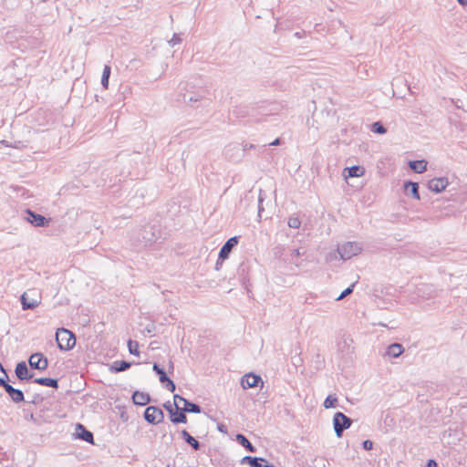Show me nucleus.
Masks as SVG:
<instances>
[{
  "instance_id": "29",
  "label": "nucleus",
  "mask_w": 467,
  "mask_h": 467,
  "mask_svg": "<svg viewBox=\"0 0 467 467\" xmlns=\"http://www.w3.org/2000/svg\"><path fill=\"white\" fill-rule=\"evenodd\" d=\"M337 397L336 394H331V395H328L324 403H323V406L324 408L326 409H329V408H335L337 407Z\"/></svg>"
},
{
  "instance_id": "52",
  "label": "nucleus",
  "mask_w": 467,
  "mask_h": 467,
  "mask_svg": "<svg viewBox=\"0 0 467 467\" xmlns=\"http://www.w3.org/2000/svg\"><path fill=\"white\" fill-rule=\"evenodd\" d=\"M220 261H222V259H219V258H218V260H217V262H216V266H215V268H216L217 270L219 269V266L222 265V262H220Z\"/></svg>"
},
{
  "instance_id": "53",
  "label": "nucleus",
  "mask_w": 467,
  "mask_h": 467,
  "mask_svg": "<svg viewBox=\"0 0 467 467\" xmlns=\"http://www.w3.org/2000/svg\"><path fill=\"white\" fill-rule=\"evenodd\" d=\"M19 144H21V141H17L16 143H15V145H11V147L13 148H16V149H19Z\"/></svg>"
},
{
  "instance_id": "3",
  "label": "nucleus",
  "mask_w": 467,
  "mask_h": 467,
  "mask_svg": "<svg viewBox=\"0 0 467 467\" xmlns=\"http://www.w3.org/2000/svg\"><path fill=\"white\" fill-rule=\"evenodd\" d=\"M352 420L342 412L335 413L333 417V427L337 437L340 438L343 431L350 428Z\"/></svg>"
},
{
  "instance_id": "39",
  "label": "nucleus",
  "mask_w": 467,
  "mask_h": 467,
  "mask_svg": "<svg viewBox=\"0 0 467 467\" xmlns=\"http://www.w3.org/2000/svg\"><path fill=\"white\" fill-rule=\"evenodd\" d=\"M255 458L256 457H253V456H244L242 458L241 463L242 464L247 463L251 466V462H255Z\"/></svg>"
},
{
  "instance_id": "44",
  "label": "nucleus",
  "mask_w": 467,
  "mask_h": 467,
  "mask_svg": "<svg viewBox=\"0 0 467 467\" xmlns=\"http://www.w3.org/2000/svg\"><path fill=\"white\" fill-rule=\"evenodd\" d=\"M218 431L223 432V433H226L227 432V427L224 425V424H218V427H217Z\"/></svg>"
},
{
  "instance_id": "33",
  "label": "nucleus",
  "mask_w": 467,
  "mask_h": 467,
  "mask_svg": "<svg viewBox=\"0 0 467 467\" xmlns=\"http://www.w3.org/2000/svg\"><path fill=\"white\" fill-rule=\"evenodd\" d=\"M250 467H270V463L264 458L256 457L255 462H251Z\"/></svg>"
},
{
  "instance_id": "45",
  "label": "nucleus",
  "mask_w": 467,
  "mask_h": 467,
  "mask_svg": "<svg viewBox=\"0 0 467 467\" xmlns=\"http://www.w3.org/2000/svg\"><path fill=\"white\" fill-rule=\"evenodd\" d=\"M426 467H438V464L434 460L431 459L428 461Z\"/></svg>"
},
{
  "instance_id": "50",
  "label": "nucleus",
  "mask_w": 467,
  "mask_h": 467,
  "mask_svg": "<svg viewBox=\"0 0 467 467\" xmlns=\"http://www.w3.org/2000/svg\"><path fill=\"white\" fill-rule=\"evenodd\" d=\"M174 366L173 363L171 361L169 364V372L171 373L173 371Z\"/></svg>"
},
{
  "instance_id": "14",
  "label": "nucleus",
  "mask_w": 467,
  "mask_h": 467,
  "mask_svg": "<svg viewBox=\"0 0 467 467\" xmlns=\"http://www.w3.org/2000/svg\"><path fill=\"white\" fill-rule=\"evenodd\" d=\"M76 436L78 439L85 441L88 443H94L93 433L88 431L82 424L78 423L76 425Z\"/></svg>"
},
{
  "instance_id": "20",
  "label": "nucleus",
  "mask_w": 467,
  "mask_h": 467,
  "mask_svg": "<svg viewBox=\"0 0 467 467\" xmlns=\"http://www.w3.org/2000/svg\"><path fill=\"white\" fill-rule=\"evenodd\" d=\"M403 351L404 348L401 344L393 343L387 348L385 355L391 358H398L403 353Z\"/></svg>"
},
{
  "instance_id": "7",
  "label": "nucleus",
  "mask_w": 467,
  "mask_h": 467,
  "mask_svg": "<svg viewBox=\"0 0 467 467\" xmlns=\"http://www.w3.org/2000/svg\"><path fill=\"white\" fill-rule=\"evenodd\" d=\"M28 363L33 369L46 370L48 367L47 358L40 352L32 354L29 357Z\"/></svg>"
},
{
  "instance_id": "10",
  "label": "nucleus",
  "mask_w": 467,
  "mask_h": 467,
  "mask_svg": "<svg viewBox=\"0 0 467 467\" xmlns=\"http://www.w3.org/2000/svg\"><path fill=\"white\" fill-rule=\"evenodd\" d=\"M259 383L264 384L262 378L254 373L245 374L241 379V385L244 389L256 387Z\"/></svg>"
},
{
  "instance_id": "28",
  "label": "nucleus",
  "mask_w": 467,
  "mask_h": 467,
  "mask_svg": "<svg viewBox=\"0 0 467 467\" xmlns=\"http://www.w3.org/2000/svg\"><path fill=\"white\" fill-rule=\"evenodd\" d=\"M111 67L109 65H105L101 76V85L104 88H109V79L110 77Z\"/></svg>"
},
{
  "instance_id": "19",
  "label": "nucleus",
  "mask_w": 467,
  "mask_h": 467,
  "mask_svg": "<svg viewBox=\"0 0 467 467\" xmlns=\"http://www.w3.org/2000/svg\"><path fill=\"white\" fill-rule=\"evenodd\" d=\"M365 169L359 165H353L344 169V175L346 177H360L364 175Z\"/></svg>"
},
{
  "instance_id": "54",
  "label": "nucleus",
  "mask_w": 467,
  "mask_h": 467,
  "mask_svg": "<svg viewBox=\"0 0 467 467\" xmlns=\"http://www.w3.org/2000/svg\"><path fill=\"white\" fill-rule=\"evenodd\" d=\"M245 267H246V266H245V265H244V264H242V265H240V269H239V271L244 272Z\"/></svg>"
},
{
  "instance_id": "48",
  "label": "nucleus",
  "mask_w": 467,
  "mask_h": 467,
  "mask_svg": "<svg viewBox=\"0 0 467 467\" xmlns=\"http://www.w3.org/2000/svg\"><path fill=\"white\" fill-rule=\"evenodd\" d=\"M279 144H280V139L279 138L275 139L273 142L268 143V145H270V146H277Z\"/></svg>"
},
{
  "instance_id": "30",
  "label": "nucleus",
  "mask_w": 467,
  "mask_h": 467,
  "mask_svg": "<svg viewBox=\"0 0 467 467\" xmlns=\"http://www.w3.org/2000/svg\"><path fill=\"white\" fill-rule=\"evenodd\" d=\"M128 348H129V351L130 354L135 355V356L140 355L138 341L129 339Z\"/></svg>"
},
{
  "instance_id": "4",
  "label": "nucleus",
  "mask_w": 467,
  "mask_h": 467,
  "mask_svg": "<svg viewBox=\"0 0 467 467\" xmlns=\"http://www.w3.org/2000/svg\"><path fill=\"white\" fill-rule=\"evenodd\" d=\"M361 251V246L356 242H347L337 247V252L343 260L350 259Z\"/></svg>"
},
{
  "instance_id": "22",
  "label": "nucleus",
  "mask_w": 467,
  "mask_h": 467,
  "mask_svg": "<svg viewBox=\"0 0 467 467\" xmlns=\"http://www.w3.org/2000/svg\"><path fill=\"white\" fill-rule=\"evenodd\" d=\"M20 300H21V304H22V308L24 310L35 309L40 303L36 299H32V300L28 299L27 293H26V292L21 296Z\"/></svg>"
},
{
  "instance_id": "12",
  "label": "nucleus",
  "mask_w": 467,
  "mask_h": 467,
  "mask_svg": "<svg viewBox=\"0 0 467 467\" xmlns=\"http://www.w3.org/2000/svg\"><path fill=\"white\" fill-rule=\"evenodd\" d=\"M238 236H234L229 238L222 246L219 252V259H222V262L228 258L232 249L238 244Z\"/></svg>"
},
{
  "instance_id": "31",
  "label": "nucleus",
  "mask_w": 467,
  "mask_h": 467,
  "mask_svg": "<svg viewBox=\"0 0 467 467\" xmlns=\"http://www.w3.org/2000/svg\"><path fill=\"white\" fill-rule=\"evenodd\" d=\"M371 130L378 134H385L387 132L386 128L380 121H376L371 126Z\"/></svg>"
},
{
  "instance_id": "17",
  "label": "nucleus",
  "mask_w": 467,
  "mask_h": 467,
  "mask_svg": "<svg viewBox=\"0 0 467 467\" xmlns=\"http://www.w3.org/2000/svg\"><path fill=\"white\" fill-rule=\"evenodd\" d=\"M131 365V362L126 360H116L110 365L109 371L112 373L122 372L129 369Z\"/></svg>"
},
{
  "instance_id": "41",
  "label": "nucleus",
  "mask_w": 467,
  "mask_h": 467,
  "mask_svg": "<svg viewBox=\"0 0 467 467\" xmlns=\"http://www.w3.org/2000/svg\"><path fill=\"white\" fill-rule=\"evenodd\" d=\"M163 408L169 412L171 413V411L174 410V409L172 408V405L170 401H167L163 404Z\"/></svg>"
},
{
  "instance_id": "47",
  "label": "nucleus",
  "mask_w": 467,
  "mask_h": 467,
  "mask_svg": "<svg viewBox=\"0 0 467 467\" xmlns=\"http://www.w3.org/2000/svg\"><path fill=\"white\" fill-rule=\"evenodd\" d=\"M256 146L254 145V144H248V143H245L244 145V150H251V149H255Z\"/></svg>"
},
{
  "instance_id": "37",
  "label": "nucleus",
  "mask_w": 467,
  "mask_h": 467,
  "mask_svg": "<svg viewBox=\"0 0 467 467\" xmlns=\"http://www.w3.org/2000/svg\"><path fill=\"white\" fill-rule=\"evenodd\" d=\"M173 400H174V405H175V408L177 410H180V406H179V402H182L183 403V400H186L185 398L180 396L179 394H175L173 396Z\"/></svg>"
},
{
  "instance_id": "42",
  "label": "nucleus",
  "mask_w": 467,
  "mask_h": 467,
  "mask_svg": "<svg viewBox=\"0 0 467 467\" xmlns=\"http://www.w3.org/2000/svg\"><path fill=\"white\" fill-rule=\"evenodd\" d=\"M239 109H241V108H235V109L233 110L234 115H235V117H237V118H243V117H244V113H243V112H239Z\"/></svg>"
},
{
  "instance_id": "1",
  "label": "nucleus",
  "mask_w": 467,
  "mask_h": 467,
  "mask_svg": "<svg viewBox=\"0 0 467 467\" xmlns=\"http://www.w3.org/2000/svg\"><path fill=\"white\" fill-rule=\"evenodd\" d=\"M161 231L155 224H147L132 238V244L138 250L152 245L160 237Z\"/></svg>"
},
{
  "instance_id": "51",
  "label": "nucleus",
  "mask_w": 467,
  "mask_h": 467,
  "mask_svg": "<svg viewBox=\"0 0 467 467\" xmlns=\"http://www.w3.org/2000/svg\"><path fill=\"white\" fill-rule=\"evenodd\" d=\"M0 143L4 144L6 147H11V144H9V142L7 140H2V141H0Z\"/></svg>"
},
{
  "instance_id": "34",
  "label": "nucleus",
  "mask_w": 467,
  "mask_h": 467,
  "mask_svg": "<svg viewBox=\"0 0 467 467\" xmlns=\"http://www.w3.org/2000/svg\"><path fill=\"white\" fill-rule=\"evenodd\" d=\"M301 225V221L298 217H290L288 219V226L290 228L297 229Z\"/></svg>"
},
{
  "instance_id": "32",
  "label": "nucleus",
  "mask_w": 467,
  "mask_h": 467,
  "mask_svg": "<svg viewBox=\"0 0 467 467\" xmlns=\"http://www.w3.org/2000/svg\"><path fill=\"white\" fill-rule=\"evenodd\" d=\"M357 282H354L352 285H350L348 287H347L337 298L336 300L337 301H339V300H342L344 299L345 297H347L348 296H349L350 294H352L353 292V289L356 285Z\"/></svg>"
},
{
  "instance_id": "5",
  "label": "nucleus",
  "mask_w": 467,
  "mask_h": 467,
  "mask_svg": "<svg viewBox=\"0 0 467 467\" xmlns=\"http://www.w3.org/2000/svg\"><path fill=\"white\" fill-rule=\"evenodd\" d=\"M144 419L149 423L156 425L163 421L164 413L159 407L149 406L144 411Z\"/></svg>"
},
{
  "instance_id": "40",
  "label": "nucleus",
  "mask_w": 467,
  "mask_h": 467,
  "mask_svg": "<svg viewBox=\"0 0 467 467\" xmlns=\"http://www.w3.org/2000/svg\"><path fill=\"white\" fill-rule=\"evenodd\" d=\"M362 446L365 451H370L373 448V442L369 440H366L362 442Z\"/></svg>"
},
{
  "instance_id": "15",
  "label": "nucleus",
  "mask_w": 467,
  "mask_h": 467,
  "mask_svg": "<svg viewBox=\"0 0 467 467\" xmlns=\"http://www.w3.org/2000/svg\"><path fill=\"white\" fill-rule=\"evenodd\" d=\"M132 400L135 405L145 406L150 401V396L147 392L136 390L132 394Z\"/></svg>"
},
{
  "instance_id": "26",
  "label": "nucleus",
  "mask_w": 467,
  "mask_h": 467,
  "mask_svg": "<svg viewBox=\"0 0 467 467\" xmlns=\"http://www.w3.org/2000/svg\"><path fill=\"white\" fill-rule=\"evenodd\" d=\"M182 410L184 412H192V413H201V411H202V409L198 404L193 403L188 400H183Z\"/></svg>"
},
{
  "instance_id": "49",
  "label": "nucleus",
  "mask_w": 467,
  "mask_h": 467,
  "mask_svg": "<svg viewBox=\"0 0 467 467\" xmlns=\"http://www.w3.org/2000/svg\"><path fill=\"white\" fill-rule=\"evenodd\" d=\"M462 6H467V0H457Z\"/></svg>"
},
{
  "instance_id": "55",
  "label": "nucleus",
  "mask_w": 467,
  "mask_h": 467,
  "mask_svg": "<svg viewBox=\"0 0 467 467\" xmlns=\"http://www.w3.org/2000/svg\"><path fill=\"white\" fill-rule=\"evenodd\" d=\"M167 467H169V466H167Z\"/></svg>"
},
{
  "instance_id": "24",
  "label": "nucleus",
  "mask_w": 467,
  "mask_h": 467,
  "mask_svg": "<svg viewBox=\"0 0 467 467\" xmlns=\"http://www.w3.org/2000/svg\"><path fill=\"white\" fill-rule=\"evenodd\" d=\"M34 382L42 386L50 387L53 389L58 388V380L51 378H36Z\"/></svg>"
},
{
  "instance_id": "11",
  "label": "nucleus",
  "mask_w": 467,
  "mask_h": 467,
  "mask_svg": "<svg viewBox=\"0 0 467 467\" xmlns=\"http://www.w3.org/2000/svg\"><path fill=\"white\" fill-rule=\"evenodd\" d=\"M448 183V179L445 177L433 178L429 181L428 188L430 191L439 193L446 189Z\"/></svg>"
},
{
  "instance_id": "8",
  "label": "nucleus",
  "mask_w": 467,
  "mask_h": 467,
  "mask_svg": "<svg viewBox=\"0 0 467 467\" xmlns=\"http://www.w3.org/2000/svg\"><path fill=\"white\" fill-rule=\"evenodd\" d=\"M417 296L422 300H428L437 296V290L433 285L420 284L416 287Z\"/></svg>"
},
{
  "instance_id": "46",
  "label": "nucleus",
  "mask_w": 467,
  "mask_h": 467,
  "mask_svg": "<svg viewBox=\"0 0 467 467\" xmlns=\"http://www.w3.org/2000/svg\"><path fill=\"white\" fill-rule=\"evenodd\" d=\"M258 202H259V204H258V215L261 217V212L264 210V208L261 205V203L263 202V198L261 196H259Z\"/></svg>"
},
{
  "instance_id": "21",
  "label": "nucleus",
  "mask_w": 467,
  "mask_h": 467,
  "mask_svg": "<svg viewBox=\"0 0 467 467\" xmlns=\"http://www.w3.org/2000/svg\"><path fill=\"white\" fill-rule=\"evenodd\" d=\"M182 438L194 450L198 451L201 448V443L193 438L186 430L181 431Z\"/></svg>"
},
{
  "instance_id": "36",
  "label": "nucleus",
  "mask_w": 467,
  "mask_h": 467,
  "mask_svg": "<svg viewBox=\"0 0 467 467\" xmlns=\"http://www.w3.org/2000/svg\"><path fill=\"white\" fill-rule=\"evenodd\" d=\"M169 391L173 392L176 389L175 383L170 379L168 382L162 384Z\"/></svg>"
},
{
  "instance_id": "25",
  "label": "nucleus",
  "mask_w": 467,
  "mask_h": 467,
  "mask_svg": "<svg viewBox=\"0 0 467 467\" xmlns=\"http://www.w3.org/2000/svg\"><path fill=\"white\" fill-rule=\"evenodd\" d=\"M410 168L417 173H422L427 169V162L424 160L421 161H410L409 162Z\"/></svg>"
},
{
  "instance_id": "23",
  "label": "nucleus",
  "mask_w": 467,
  "mask_h": 467,
  "mask_svg": "<svg viewBox=\"0 0 467 467\" xmlns=\"http://www.w3.org/2000/svg\"><path fill=\"white\" fill-rule=\"evenodd\" d=\"M235 441L250 452H255L256 448L249 441V440L242 433L235 436Z\"/></svg>"
},
{
  "instance_id": "6",
  "label": "nucleus",
  "mask_w": 467,
  "mask_h": 467,
  "mask_svg": "<svg viewBox=\"0 0 467 467\" xmlns=\"http://www.w3.org/2000/svg\"><path fill=\"white\" fill-rule=\"evenodd\" d=\"M26 216L25 219L35 227H46L49 225L51 218H46L45 216L33 212L30 209L25 211Z\"/></svg>"
},
{
  "instance_id": "43",
  "label": "nucleus",
  "mask_w": 467,
  "mask_h": 467,
  "mask_svg": "<svg viewBox=\"0 0 467 467\" xmlns=\"http://www.w3.org/2000/svg\"><path fill=\"white\" fill-rule=\"evenodd\" d=\"M301 255V252L299 249H294L291 254V259L294 260V258L298 257Z\"/></svg>"
},
{
  "instance_id": "2",
  "label": "nucleus",
  "mask_w": 467,
  "mask_h": 467,
  "mask_svg": "<svg viewBox=\"0 0 467 467\" xmlns=\"http://www.w3.org/2000/svg\"><path fill=\"white\" fill-rule=\"evenodd\" d=\"M56 339L60 350H70L76 345L75 335L67 328L61 327L57 330Z\"/></svg>"
},
{
  "instance_id": "13",
  "label": "nucleus",
  "mask_w": 467,
  "mask_h": 467,
  "mask_svg": "<svg viewBox=\"0 0 467 467\" xmlns=\"http://www.w3.org/2000/svg\"><path fill=\"white\" fill-rule=\"evenodd\" d=\"M15 373L19 380H29L34 377V374L29 372L25 361L16 364Z\"/></svg>"
},
{
  "instance_id": "27",
  "label": "nucleus",
  "mask_w": 467,
  "mask_h": 467,
  "mask_svg": "<svg viewBox=\"0 0 467 467\" xmlns=\"http://www.w3.org/2000/svg\"><path fill=\"white\" fill-rule=\"evenodd\" d=\"M152 369L159 376V380L161 384L168 382L170 378L168 377L165 370L162 368H161L157 363L153 364Z\"/></svg>"
},
{
  "instance_id": "35",
  "label": "nucleus",
  "mask_w": 467,
  "mask_h": 467,
  "mask_svg": "<svg viewBox=\"0 0 467 467\" xmlns=\"http://www.w3.org/2000/svg\"><path fill=\"white\" fill-rule=\"evenodd\" d=\"M182 42V38L179 34H173L171 39L169 41L170 45L171 47H174L177 44H180Z\"/></svg>"
},
{
  "instance_id": "9",
  "label": "nucleus",
  "mask_w": 467,
  "mask_h": 467,
  "mask_svg": "<svg viewBox=\"0 0 467 467\" xmlns=\"http://www.w3.org/2000/svg\"><path fill=\"white\" fill-rule=\"evenodd\" d=\"M1 387L4 388L5 392L14 402L18 403L24 400L25 397L23 391L21 389H15L8 382H5L4 379L1 380Z\"/></svg>"
},
{
  "instance_id": "16",
  "label": "nucleus",
  "mask_w": 467,
  "mask_h": 467,
  "mask_svg": "<svg viewBox=\"0 0 467 467\" xmlns=\"http://www.w3.org/2000/svg\"><path fill=\"white\" fill-rule=\"evenodd\" d=\"M404 191L407 195H411L414 199L420 200L419 184L417 182H405Z\"/></svg>"
},
{
  "instance_id": "38",
  "label": "nucleus",
  "mask_w": 467,
  "mask_h": 467,
  "mask_svg": "<svg viewBox=\"0 0 467 467\" xmlns=\"http://www.w3.org/2000/svg\"><path fill=\"white\" fill-rule=\"evenodd\" d=\"M202 96H201V95H197V96H191V97L189 98V99H188V100H186V98L184 97V101H185L186 103L190 104V103H192V102H197V101H200V100H202Z\"/></svg>"
},
{
  "instance_id": "18",
  "label": "nucleus",
  "mask_w": 467,
  "mask_h": 467,
  "mask_svg": "<svg viewBox=\"0 0 467 467\" xmlns=\"http://www.w3.org/2000/svg\"><path fill=\"white\" fill-rule=\"evenodd\" d=\"M170 420L174 424L187 422V417L182 408H180V410L175 408V410L170 413Z\"/></svg>"
}]
</instances>
